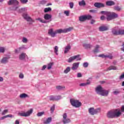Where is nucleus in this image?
<instances>
[{
    "label": "nucleus",
    "instance_id": "1",
    "mask_svg": "<svg viewBox=\"0 0 124 124\" xmlns=\"http://www.w3.org/2000/svg\"><path fill=\"white\" fill-rule=\"evenodd\" d=\"M72 30H73V28L69 27L68 28H66L64 29H58L54 31V29H49L48 31V34L50 35L51 37H55L56 34H61V33H65L69 31H71Z\"/></svg>",
    "mask_w": 124,
    "mask_h": 124
},
{
    "label": "nucleus",
    "instance_id": "2",
    "mask_svg": "<svg viewBox=\"0 0 124 124\" xmlns=\"http://www.w3.org/2000/svg\"><path fill=\"white\" fill-rule=\"evenodd\" d=\"M101 14H103L107 16V20L108 21H111V20L113 19H115V18H118V14L116 13H111L110 12H105V11H101Z\"/></svg>",
    "mask_w": 124,
    "mask_h": 124
},
{
    "label": "nucleus",
    "instance_id": "3",
    "mask_svg": "<svg viewBox=\"0 0 124 124\" xmlns=\"http://www.w3.org/2000/svg\"><path fill=\"white\" fill-rule=\"evenodd\" d=\"M111 32L113 35H124V30H121L117 26L111 29Z\"/></svg>",
    "mask_w": 124,
    "mask_h": 124
},
{
    "label": "nucleus",
    "instance_id": "4",
    "mask_svg": "<svg viewBox=\"0 0 124 124\" xmlns=\"http://www.w3.org/2000/svg\"><path fill=\"white\" fill-rule=\"evenodd\" d=\"M70 102L72 106L75 107L76 108H79L82 105V103L79 101L78 100H76L74 99H70Z\"/></svg>",
    "mask_w": 124,
    "mask_h": 124
},
{
    "label": "nucleus",
    "instance_id": "5",
    "mask_svg": "<svg viewBox=\"0 0 124 124\" xmlns=\"http://www.w3.org/2000/svg\"><path fill=\"white\" fill-rule=\"evenodd\" d=\"M89 113L92 116H93L94 115H96V114H98V113H100V111H101V109L99 108L94 109L93 108H89Z\"/></svg>",
    "mask_w": 124,
    "mask_h": 124
},
{
    "label": "nucleus",
    "instance_id": "6",
    "mask_svg": "<svg viewBox=\"0 0 124 124\" xmlns=\"http://www.w3.org/2000/svg\"><path fill=\"white\" fill-rule=\"evenodd\" d=\"M33 112V109H32V108H31L29 110L26 112L22 111L21 112L19 113L18 115L21 117H30V115H31Z\"/></svg>",
    "mask_w": 124,
    "mask_h": 124
},
{
    "label": "nucleus",
    "instance_id": "7",
    "mask_svg": "<svg viewBox=\"0 0 124 124\" xmlns=\"http://www.w3.org/2000/svg\"><path fill=\"white\" fill-rule=\"evenodd\" d=\"M76 61L78 62V61H81V58L80 57V55L78 54L77 55H75L74 56H72L70 57L68 60V62H72L74 61Z\"/></svg>",
    "mask_w": 124,
    "mask_h": 124
},
{
    "label": "nucleus",
    "instance_id": "8",
    "mask_svg": "<svg viewBox=\"0 0 124 124\" xmlns=\"http://www.w3.org/2000/svg\"><path fill=\"white\" fill-rule=\"evenodd\" d=\"M22 17L23 18L26 20L27 22H33V20L31 18L29 15H28V13H24L22 14Z\"/></svg>",
    "mask_w": 124,
    "mask_h": 124
},
{
    "label": "nucleus",
    "instance_id": "9",
    "mask_svg": "<svg viewBox=\"0 0 124 124\" xmlns=\"http://www.w3.org/2000/svg\"><path fill=\"white\" fill-rule=\"evenodd\" d=\"M10 57L9 56L3 57L0 61V63L2 64H6L8 62V60Z\"/></svg>",
    "mask_w": 124,
    "mask_h": 124
},
{
    "label": "nucleus",
    "instance_id": "10",
    "mask_svg": "<svg viewBox=\"0 0 124 124\" xmlns=\"http://www.w3.org/2000/svg\"><path fill=\"white\" fill-rule=\"evenodd\" d=\"M62 117H63L62 122L63 124H68V123H70V119L67 118V114H66V113H64L62 115Z\"/></svg>",
    "mask_w": 124,
    "mask_h": 124
},
{
    "label": "nucleus",
    "instance_id": "11",
    "mask_svg": "<svg viewBox=\"0 0 124 124\" xmlns=\"http://www.w3.org/2000/svg\"><path fill=\"white\" fill-rule=\"evenodd\" d=\"M44 18L46 23H50L52 21V15L46 14L44 15Z\"/></svg>",
    "mask_w": 124,
    "mask_h": 124
},
{
    "label": "nucleus",
    "instance_id": "12",
    "mask_svg": "<svg viewBox=\"0 0 124 124\" xmlns=\"http://www.w3.org/2000/svg\"><path fill=\"white\" fill-rule=\"evenodd\" d=\"M12 10H14V11H17L19 13H21L22 12V11H26V10H27V8H22L21 9H19L18 6H14L13 7Z\"/></svg>",
    "mask_w": 124,
    "mask_h": 124
},
{
    "label": "nucleus",
    "instance_id": "13",
    "mask_svg": "<svg viewBox=\"0 0 124 124\" xmlns=\"http://www.w3.org/2000/svg\"><path fill=\"white\" fill-rule=\"evenodd\" d=\"M104 88L100 85H99L96 87L95 88V92L97 94L99 95H101V93H102V91L103 90Z\"/></svg>",
    "mask_w": 124,
    "mask_h": 124
},
{
    "label": "nucleus",
    "instance_id": "14",
    "mask_svg": "<svg viewBox=\"0 0 124 124\" xmlns=\"http://www.w3.org/2000/svg\"><path fill=\"white\" fill-rule=\"evenodd\" d=\"M113 111V118H119L121 115H122V112L119 109H115Z\"/></svg>",
    "mask_w": 124,
    "mask_h": 124
},
{
    "label": "nucleus",
    "instance_id": "15",
    "mask_svg": "<svg viewBox=\"0 0 124 124\" xmlns=\"http://www.w3.org/2000/svg\"><path fill=\"white\" fill-rule=\"evenodd\" d=\"M98 57H99V58H103V59H109L110 60H112V59H113V56H112V54H101L99 55Z\"/></svg>",
    "mask_w": 124,
    "mask_h": 124
},
{
    "label": "nucleus",
    "instance_id": "16",
    "mask_svg": "<svg viewBox=\"0 0 124 124\" xmlns=\"http://www.w3.org/2000/svg\"><path fill=\"white\" fill-rule=\"evenodd\" d=\"M8 3L9 5H18V4H19V1L17 0H10Z\"/></svg>",
    "mask_w": 124,
    "mask_h": 124
},
{
    "label": "nucleus",
    "instance_id": "17",
    "mask_svg": "<svg viewBox=\"0 0 124 124\" xmlns=\"http://www.w3.org/2000/svg\"><path fill=\"white\" fill-rule=\"evenodd\" d=\"M110 91L105 90V89H103V91H102V93H101V95L102 96H108V95L109 94Z\"/></svg>",
    "mask_w": 124,
    "mask_h": 124
},
{
    "label": "nucleus",
    "instance_id": "18",
    "mask_svg": "<svg viewBox=\"0 0 124 124\" xmlns=\"http://www.w3.org/2000/svg\"><path fill=\"white\" fill-rule=\"evenodd\" d=\"M19 60H21V61H23L24 60L26 59H28V56L27 54L25 53H22L20 54L19 56Z\"/></svg>",
    "mask_w": 124,
    "mask_h": 124
},
{
    "label": "nucleus",
    "instance_id": "19",
    "mask_svg": "<svg viewBox=\"0 0 124 124\" xmlns=\"http://www.w3.org/2000/svg\"><path fill=\"white\" fill-rule=\"evenodd\" d=\"M80 64L79 62L74 63L72 65V70H77L78 67H79V65Z\"/></svg>",
    "mask_w": 124,
    "mask_h": 124
},
{
    "label": "nucleus",
    "instance_id": "20",
    "mask_svg": "<svg viewBox=\"0 0 124 124\" xmlns=\"http://www.w3.org/2000/svg\"><path fill=\"white\" fill-rule=\"evenodd\" d=\"M71 49V46H70V45L68 44L65 47H64V54H67L68 52H69V50Z\"/></svg>",
    "mask_w": 124,
    "mask_h": 124
},
{
    "label": "nucleus",
    "instance_id": "21",
    "mask_svg": "<svg viewBox=\"0 0 124 124\" xmlns=\"http://www.w3.org/2000/svg\"><path fill=\"white\" fill-rule=\"evenodd\" d=\"M108 27L105 26H102L99 28V31H108Z\"/></svg>",
    "mask_w": 124,
    "mask_h": 124
},
{
    "label": "nucleus",
    "instance_id": "22",
    "mask_svg": "<svg viewBox=\"0 0 124 124\" xmlns=\"http://www.w3.org/2000/svg\"><path fill=\"white\" fill-rule=\"evenodd\" d=\"M95 7H97V8H100V7H104V4L102 3H95L94 4Z\"/></svg>",
    "mask_w": 124,
    "mask_h": 124
},
{
    "label": "nucleus",
    "instance_id": "23",
    "mask_svg": "<svg viewBox=\"0 0 124 124\" xmlns=\"http://www.w3.org/2000/svg\"><path fill=\"white\" fill-rule=\"evenodd\" d=\"M107 116L108 118H114V112L113 110L109 111L107 113Z\"/></svg>",
    "mask_w": 124,
    "mask_h": 124
},
{
    "label": "nucleus",
    "instance_id": "24",
    "mask_svg": "<svg viewBox=\"0 0 124 124\" xmlns=\"http://www.w3.org/2000/svg\"><path fill=\"white\" fill-rule=\"evenodd\" d=\"M106 5L108 6H112V5H115V2L111 0H108L106 2Z\"/></svg>",
    "mask_w": 124,
    "mask_h": 124
},
{
    "label": "nucleus",
    "instance_id": "25",
    "mask_svg": "<svg viewBox=\"0 0 124 124\" xmlns=\"http://www.w3.org/2000/svg\"><path fill=\"white\" fill-rule=\"evenodd\" d=\"M51 122H52V118L48 117L46 120L44 121V124H50Z\"/></svg>",
    "mask_w": 124,
    "mask_h": 124
},
{
    "label": "nucleus",
    "instance_id": "26",
    "mask_svg": "<svg viewBox=\"0 0 124 124\" xmlns=\"http://www.w3.org/2000/svg\"><path fill=\"white\" fill-rule=\"evenodd\" d=\"M54 52L57 56H58V55H59V53H58L59 52V46H54Z\"/></svg>",
    "mask_w": 124,
    "mask_h": 124
},
{
    "label": "nucleus",
    "instance_id": "27",
    "mask_svg": "<svg viewBox=\"0 0 124 124\" xmlns=\"http://www.w3.org/2000/svg\"><path fill=\"white\" fill-rule=\"evenodd\" d=\"M117 69V67L115 66H110L107 69V71L109 70H116Z\"/></svg>",
    "mask_w": 124,
    "mask_h": 124
},
{
    "label": "nucleus",
    "instance_id": "28",
    "mask_svg": "<svg viewBox=\"0 0 124 124\" xmlns=\"http://www.w3.org/2000/svg\"><path fill=\"white\" fill-rule=\"evenodd\" d=\"M78 4L80 6H84V5H86V2L85 0H82L78 2Z\"/></svg>",
    "mask_w": 124,
    "mask_h": 124
},
{
    "label": "nucleus",
    "instance_id": "29",
    "mask_svg": "<svg viewBox=\"0 0 124 124\" xmlns=\"http://www.w3.org/2000/svg\"><path fill=\"white\" fill-rule=\"evenodd\" d=\"M83 47L85 48V49H90V48H91V47H92V45H90V44H83Z\"/></svg>",
    "mask_w": 124,
    "mask_h": 124
},
{
    "label": "nucleus",
    "instance_id": "30",
    "mask_svg": "<svg viewBox=\"0 0 124 124\" xmlns=\"http://www.w3.org/2000/svg\"><path fill=\"white\" fill-rule=\"evenodd\" d=\"M27 49H28V46L25 45H22L19 47V50H20V51H22V50H26Z\"/></svg>",
    "mask_w": 124,
    "mask_h": 124
},
{
    "label": "nucleus",
    "instance_id": "31",
    "mask_svg": "<svg viewBox=\"0 0 124 124\" xmlns=\"http://www.w3.org/2000/svg\"><path fill=\"white\" fill-rule=\"evenodd\" d=\"M79 20L80 22H84L86 21V17L85 16H82L79 17Z\"/></svg>",
    "mask_w": 124,
    "mask_h": 124
},
{
    "label": "nucleus",
    "instance_id": "32",
    "mask_svg": "<svg viewBox=\"0 0 124 124\" xmlns=\"http://www.w3.org/2000/svg\"><path fill=\"white\" fill-rule=\"evenodd\" d=\"M112 93L113 94L117 95V94H119V93H121V91H120V90L119 89H116Z\"/></svg>",
    "mask_w": 124,
    "mask_h": 124
},
{
    "label": "nucleus",
    "instance_id": "33",
    "mask_svg": "<svg viewBox=\"0 0 124 124\" xmlns=\"http://www.w3.org/2000/svg\"><path fill=\"white\" fill-rule=\"evenodd\" d=\"M71 70V68L70 67H67L63 71V73H64V74H67V73H68V72H69Z\"/></svg>",
    "mask_w": 124,
    "mask_h": 124
},
{
    "label": "nucleus",
    "instance_id": "34",
    "mask_svg": "<svg viewBox=\"0 0 124 124\" xmlns=\"http://www.w3.org/2000/svg\"><path fill=\"white\" fill-rule=\"evenodd\" d=\"M100 46L98 45L96 46L95 47V49L94 50H93V52L94 53H98V52H99V50H98V49H99Z\"/></svg>",
    "mask_w": 124,
    "mask_h": 124
},
{
    "label": "nucleus",
    "instance_id": "35",
    "mask_svg": "<svg viewBox=\"0 0 124 124\" xmlns=\"http://www.w3.org/2000/svg\"><path fill=\"white\" fill-rule=\"evenodd\" d=\"M90 82H87L86 83H80L79 84L80 87H86V86H87V85H90Z\"/></svg>",
    "mask_w": 124,
    "mask_h": 124
},
{
    "label": "nucleus",
    "instance_id": "36",
    "mask_svg": "<svg viewBox=\"0 0 124 124\" xmlns=\"http://www.w3.org/2000/svg\"><path fill=\"white\" fill-rule=\"evenodd\" d=\"M50 11H52V8L50 7L46 8L44 9V12L45 13H47V12H50Z\"/></svg>",
    "mask_w": 124,
    "mask_h": 124
},
{
    "label": "nucleus",
    "instance_id": "37",
    "mask_svg": "<svg viewBox=\"0 0 124 124\" xmlns=\"http://www.w3.org/2000/svg\"><path fill=\"white\" fill-rule=\"evenodd\" d=\"M37 20L38 21H39V22H40L41 23H44V24H46V23H47V21L42 19V18H37Z\"/></svg>",
    "mask_w": 124,
    "mask_h": 124
},
{
    "label": "nucleus",
    "instance_id": "38",
    "mask_svg": "<svg viewBox=\"0 0 124 124\" xmlns=\"http://www.w3.org/2000/svg\"><path fill=\"white\" fill-rule=\"evenodd\" d=\"M20 98H26V97H28V94L26 93H22L19 96Z\"/></svg>",
    "mask_w": 124,
    "mask_h": 124
},
{
    "label": "nucleus",
    "instance_id": "39",
    "mask_svg": "<svg viewBox=\"0 0 124 124\" xmlns=\"http://www.w3.org/2000/svg\"><path fill=\"white\" fill-rule=\"evenodd\" d=\"M115 10H116L117 11H121L122 10V8L118 6H116L114 7Z\"/></svg>",
    "mask_w": 124,
    "mask_h": 124
},
{
    "label": "nucleus",
    "instance_id": "40",
    "mask_svg": "<svg viewBox=\"0 0 124 124\" xmlns=\"http://www.w3.org/2000/svg\"><path fill=\"white\" fill-rule=\"evenodd\" d=\"M53 64L52 62L49 63L47 64V69H48V70L51 69V68H52V66H53Z\"/></svg>",
    "mask_w": 124,
    "mask_h": 124
},
{
    "label": "nucleus",
    "instance_id": "41",
    "mask_svg": "<svg viewBox=\"0 0 124 124\" xmlns=\"http://www.w3.org/2000/svg\"><path fill=\"white\" fill-rule=\"evenodd\" d=\"M85 20H91L93 16L91 15H85Z\"/></svg>",
    "mask_w": 124,
    "mask_h": 124
},
{
    "label": "nucleus",
    "instance_id": "42",
    "mask_svg": "<svg viewBox=\"0 0 124 124\" xmlns=\"http://www.w3.org/2000/svg\"><path fill=\"white\" fill-rule=\"evenodd\" d=\"M49 100L55 101L56 100V96L51 95L49 96Z\"/></svg>",
    "mask_w": 124,
    "mask_h": 124
},
{
    "label": "nucleus",
    "instance_id": "43",
    "mask_svg": "<svg viewBox=\"0 0 124 124\" xmlns=\"http://www.w3.org/2000/svg\"><path fill=\"white\" fill-rule=\"evenodd\" d=\"M56 89L57 90H63L64 89H65V87L58 86H56Z\"/></svg>",
    "mask_w": 124,
    "mask_h": 124
},
{
    "label": "nucleus",
    "instance_id": "44",
    "mask_svg": "<svg viewBox=\"0 0 124 124\" xmlns=\"http://www.w3.org/2000/svg\"><path fill=\"white\" fill-rule=\"evenodd\" d=\"M22 41L23 43H27L28 42V41H29V40H28V39L26 37H23L22 38Z\"/></svg>",
    "mask_w": 124,
    "mask_h": 124
},
{
    "label": "nucleus",
    "instance_id": "45",
    "mask_svg": "<svg viewBox=\"0 0 124 124\" xmlns=\"http://www.w3.org/2000/svg\"><path fill=\"white\" fill-rule=\"evenodd\" d=\"M5 48L3 47H0V53H4Z\"/></svg>",
    "mask_w": 124,
    "mask_h": 124
},
{
    "label": "nucleus",
    "instance_id": "46",
    "mask_svg": "<svg viewBox=\"0 0 124 124\" xmlns=\"http://www.w3.org/2000/svg\"><path fill=\"white\" fill-rule=\"evenodd\" d=\"M83 67H85V68H87L89 66V63L88 62H84L83 64Z\"/></svg>",
    "mask_w": 124,
    "mask_h": 124
},
{
    "label": "nucleus",
    "instance_id": "47",
    "mask_svg": "<svg viewBox=\"0 0 124 124\" xmlns=\"http://www.w3.org/2000/svg\"><path fill=\"white\" fill-rule=\"evenodd\" d=\"M50 111L51 113H53L54 111H55V105H53L51 108H50Z\"/></svg>",
    "mask_w": 124,
    "mask_h": 124
},
{
    "label": "nucleus",
    "instance_id": "48",
    "mask_svg": "<svg viewBox=\"0 0 124 124\" xmlns=\"http://www.w3.org/2000/svg\"><path fill=\"white\" fill-rule=\"evenodd\" d=\"M43 115H44V111L39 112L37 114L38 117H41V116H43Z\"/></svg>",
    "mask_w": 124,
    "mask_h": 124
},
{
    "label": "nucleus",
    "instance_id": "49",
    "mask_svg": "<svg viewBox=\"0 0 124 124\" xmlns=\"http://www.w3.org/2000/svg\"><path fill=\"white\" fill-rule=\"evenodd\" d=\"M60 99H62V96H55V100H60Z\"/></svg>",
    "mask_w": 124,
    "mask_h": 124
},
{
    "label": "nucleus",
    "instance_id": "50",
    "mask_svg": "<svg viewBox=\"0 0 124 124\" xmlns=\"http://www.w3.org/2000/svg\"><path fill=\"white\" fill-rule=\"evenodd\" d=\"M28 1V0H20V2L23 4L27 3Z\"/></svg>",
    "mask_w": 124,
    "mask_h": 124
},
{
    "label": "nucleus",
    "instance_id": "51",
    "mask_svg": "<svg viewBox=\"0 0 124 124\" xmlns=\"http://www.w3.org/2000/svg\"><path fill=\"white\" fill-rule=\"evenodd\" d=\"M19 78L20 79H24V74L20 73L19 75Z\"/></svg>",
    "mask_w": 124,
    "mask_h": 124
},
{
    "label": "nucleus",
    "instance_id": "52",
    "mask_svg": "<svg viewBox=\"0 0 124 124\" xmlns=\"http://www.w3.org/2000/svg\"><path fill=\"white\" fill-rule=\"evenodd\" d=\"M70 8H73V6H74V3L73 2H70L69 3Z\"/></svg>",
    "mask_w": 124,
    "mask_h": 124
},
{
    "label": "nucleus",
    "instance_id": "53",
    "mask_svg": "<svg viewBox=\"0 0 124 124\" xmlns=\"http://www.w3.org/2000/svg\"><path fill=\"white\" fill-rule=\"evenodd\" d=\"M46 68H47V65H43L41 68V70H42V71L45 70V69H46Z\"/></svg>",
    "mask_w": 124,
    "mask_h": 124
},
{
    "label": "nucleus",
    "instance_id": "54",
    "mask_svg": "<svg viewBox=\"0 0 124 124\" xmlns=\"http://www.w3.org/2000/svg\"><path fill=\"white\" fill-rule=\"evenodd\" d=\"M7 112H8V110L5 109L4 110H3L2 111V115H5V114H6V113H7Z\"/></svg>",
    "mask_w": 124,
    "mask_h": 124
},
{
    "label": "nucleus",
    "instance_id": "55",
    "mask_svg": "<svg viewBox=\"0 0 124 124\" xmlns=\"http://www.w3.org/2000/svg\"><path fill=\"white\" fill-rule=\"evenodd\" d=\"M64 14L66 15V16H69V12L68 11H65Z\"/></svg>",
    "mask_w": 124,
    "mask_h": 124
},
{
    "label": "nucleus",
    "instance_id": "56",
    "mask_svg": "<svg viewBox=\"0 0 124 124\" xmlns=\"http://www.w3.org/2000/svg\"><path fill=\"white\" fill-rule=\"evenodd\" d=\"M15 52L16 54H18V53H20V52H21V50H20V49H19V48H18L16 49H15Z\"/></svg>",
    "mask_w": 124,
    "mask_h": 124
},
{
    "label": "nucleus",
    "instance_id": "57",
    "mask_svg": "<svg viewBox=\"0 0 124 124\" xmlns=\"http://www.w3.org/2000/svg\"><path fill=\"white\" fill-rule=\"evenodd\" d=\"M119 79L121 80V79H124V73L121 75V76L119 77Z\"/></svg>",
    "mask_w": 124,
    "mask_h": 124
},
{
    "label": "nucleus",
    "instance_id": "58",
    "mask_svg": "<svg viewBox=\"0 0 124 124\" xmlns=\"http://www.w3.org/2000/svg\"><path fill=\"white\" fill-rule=\"evenodd\" d=\"M89 12H91V13H96V10H90L89 11Z\"/></svg>",
    "mask_w": 124,
    "mask_h": 124
},
{
    "label": "nucleus",
    "instance_id": "59",
    "mask_svg": "<svg viewBox=\"0 0 124 124\" xmlns=\"http://www.w3.org/2000/svg\"><path fill=\"white\" fill-rule=\"evenodd\" d=\"M77 77H78V78L82 77V74H81V73H78Z\"/></svg>",
    "mask_w": 124,
    "mask_h": 124
},
{
    "label": "nucleus",
    "instance_id": "60",
    "mask_svg": "<svg viewBox=\"0 0 124 124\" xmlns=\"http://www.w3.org/2000/svg\"><path fill=\"white\" fill-rule=\"evenodd\" d=\"M95 23V20H94V19H92L91 21V24L92 25H93V24H94Z\"/></svg>",
    "mask_w": 124,
    "mask_h": 124
},
{
    "label": "nucleus",
    "instance_id": "61",
    "mask_svg": "<svg viewBox=\"0 0 124 124\" xmlns=\"http://www.w3.org/2000/svg\"><path fill=\"white\" fill-rule=\"evenodd\" d=\"M121 50L124 52V43H123L122 44V47L121 48Z\"/></svg>",
    "mask_w": 124,
    "mask_h": 124
},
{
    "label": "nucleus",
    "instance_id": "62",
    "mask_svg": "<svg viewBox=\"0 0 124 124\" xmlns=\"http://www.w3.org/2000/svg\"><path fill=\"white\" fill-rule=\"evenodd\" d=\"M100 19L102 20H105V16H101Z\"/></svg>",
    "mask_w": 124,
    "mask_h": 124
},
{
    "label": "nucleus",
    "instance_id": "63",
    "mask_svg": "<svg viewBox=\"0 0 124 124\" xmlns=\"http://www.w3.org/2000/svg\"><path fill=\"white\" fill-rule=\"evenodd\" d=\"M121 111L124 112V106H122L121 107Z\"/></svg>",
    "mask_w": 124,
    "mask_h": 124
},
{
    "label": "nucleus",
    "instance_id": "64",
    "mask_svg": "<svg viewBox=\"0 0 124 124\" xmlns=\"http://www.w3.org/2000/svg\"><path fill=\"white\" fill-rule=\"evenodd\" d=\"M15 124H20V121H19V120H16Z\"/></svg>",
    "mask_w": 124,
    "mask_h": 124
}]
</instances>
